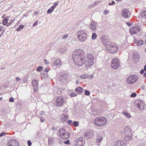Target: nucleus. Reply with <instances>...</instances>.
Listing matches in <instances>:
<instances>
[{"label":"nucleus","mask_w":146,"mask_h":146,"mask_svg":"<svg viewBox=\"0 0 146 146\" xmlns=\"http://www.w3.org/2000/svg\"><path fill=\"white\" fill-rule=\"evenodd\" d=\"M85 52L81 49H77L72 53V58L76 64L82 66L84 63Z\"/></svg>","instance_id":"nucleus-1"},{"label":"nucleus","mask_w":146,"mask_h":146,"mask_svg":"<svg viewBox=\"0 0 146 146\" xmlns=\"http://www.w3.org/2000/svg\"><path fill=\"white\" fill-rule=\"evenodd\" d=\"M103 43L106 47V49L111 53H115L118 49V46L113 43H111L107 39L103 40Z\"/></svg>","instance_id":"nucleus-2"},{"label":"nucleus","mask_w":146,"mask_h":146,"mask_svg":"<svg viewBox=\"0 0 146 146\" xmlns=\"http://www.w3.org/2000/svg\"><path fill=\"white\" fill-rule=\"evenodd\" d=\"M86 56L87 59L86 60L85 59L84 64L85 67L86 68H88L94 64V57L93 54L90 53H88Z\"/></svg>","instance_id":"nucleus-3"},{"label":"nucleus","mask_w":146,"mask_h":146,"mask_svg":"<svg viewBox=\"0 0 146 146\" xmlns=\"http://www.w3.org/2000/svg\"><path fill=\"white\" fill-rule=\"evenodd\" d=\"M107 123L106 119L104 117H100L96 118L94 120V124L98 126H102L105 125Z\"/></svg>","instance_id":"nucleus-4"},{"label":"nucleus","mask_w":146,"mask_h":146,"mask_svg":"<svg viewBox=\"0 0 146 146\" xmlns=\"http://www.w3.org/2000/svg\"><path fill=\"white\" fill-rule=\"evenodd\" d=\"M77 36L78 39L82 42L85 41L87 37V34L83 31H79L77 33Z\"/></svg>","instance_id":"nucleus-5"},{"label":"nucleus","mask_w":146,"mask_h":146,"mask_svg":"<svg viewBox=\"0 0 146 146\" xmlns=\"http://www.w3.org/2000/svg\"><path fill=\"white\" fill-rule=\"evenodd\" d=\"M138 78V76L137 75H131L127 78L126 82L129 84H133L137 81Z\"/></svg>","instance_id":"nucleus-6"},{"label":"nucleus","mask_w":146,"mask_h":146,"mask_svg":"<svg viewBox=\"0 0 146 146\" xmlns=\"http://www.w3.org/2000/svg\"><path fill=\"white\" fill-rule=\"evenodd\" d=\"M120 64V62L118 59L113 58L112 60L111 67L113 68L116 69L119 67Z\"/></svg>","instance_id":"nucleus-7"},{"label":"nucleus","mask_w":146,"mask_h":146,"mask_svg":"<svg viewBox=\"0 0 146 146\" xmlns=\"http://www.w3.org/2000/svg\"><path fill=\"white\" fill-rule=\"evenodd\" d=\"M60 136L63 139H67L70 136V134L67 133L63 128L61 129L60 131Z\"/></svg>","instance_id":"nucleus-8"},{"label":"nucleus","mask_w":146,"mask_h":146,"mask_svg":"<svg viewBox=\"0 0 146 146\" xmlns=\"http://www.w3.org/2000/svg\"><path fill=\"white\" fill-rule=\"evenodd\" d=\"M141 29V28L139 26H135L131 27L130 28L129 31L131 34H134L139 32Z\"/></svg>","instance_id":"nucleus-9"},{"label":"nucleus","mask_w":146,"mask_h":146,"mask_svg":"<svg viewBox=\"0 0 146 146\" xmlns=\"http://www.w3.org/2000/svg\"><path fill=\"white\" fill-rule=\"evenodd\" d=\"M64 98L61 96H59L57 98L56 100V105L60 107L62 106L64 102Z\"/></svg>","instance_id":"nucleus-10"},{"label":"nucleus","mask_w":146,"mask_h":146,"mask_svg":"<svg viewBox=\"0 0 146 146\" xmlns=\"http://www.w3.org/2000/svg\"><path fill=\"white\" fill-rule=\"evenodd\" d=\"M134 104L137 107L141 110H143L145 108V105L141 101H136L135 102Z\"/></svg>","instance_id":"nucleus-11"},{"label":"nucleus","mask_w":146,"mask_h":146,"mask_svg":"<svg viewBox=\"0 0 146 146\" xmlns=\"http://www.w3.org/2000/svg\"><path fill=\"white\" fill-rule=\"evenodd\" d=\"M38 81L36 80H33L32 82V84L33 86V89L34 90V92H36L38 89Z\"/></svg>","instance_id":"nucleus-12"},{"label":"nucleus","mask_w":146,"mask_h":146,"mask_svg":"<svg viewBox=\"0 0 146 146\" xmlns=\"http://www.w3.org/2000/svg\"><path fill=\"white\" fill-rule=\"evenodd\" d=\"M124 132L125 137L128 138L129 137H130L131 133L130 130V127L129 126H127L125 129Z\"/></svg>","instance_id":"nucleus-13"},{"label":"nucleus","mask_w":146,"mask_h":146,"mask_svg":"<svg viewBox=\"0 0 146 146\" xmlns=\"http://www.w3.org/2000/svg\"><path fill=\"white\" fill-rule=\"evenodd\" d=\"M8 146H20L19 143L14 139L11 140L8 144Z\"/></svg>","instance_id":"nucleus-14"},{"label":"nucleus","mask_w":146,"mask_h":146,"mask_svg":"<svg viewBox=\"0 0 146 146\" xmlns=\"http://www.w3.org/2000/svg\"><path fill=\"white\" fill-rule=\"evenodd\" d=\"M129 11L128 9H123L121 11V15L125 18H128L129 16Z\"/></svg>","instance_id":"nucleus-15"},{"label":"nucleus","mask_w":146,"mask_h":146,"mask_svg":"<svg viewBox=\"0 0 146 146\" xmlns=\"http://www.w3.org/2000/svg\"><path fill=\"white\" fill-rule=\"evenodd\" d=\"M77 146H82L84 144L85 141L82 138L77 139L76 141Z\"/></svg>","instance_id":"nucleus-16"},{"label":"nucleus","mask_w":146,"mask_h":146,"mask_svg":"<svg viewBox=\"0 0 146 146\" xmlns=\"http://www.w3.org/2000/svg\"><path fill=\"white\" fill-rule=\"evenodd\" d=\"M68 118V115L62 114L60 117V120L62 122H64Z\"/></svg>","instance_id":"nucleus-17"},{"label":"nucleus","mask_w":146,"mask_h":146,"mask_svg":"<svg viewBox=\"0 0 146 146\" xmlns=\"http://www.w3.org/2000/svg\"><path fill=\"white\" fill-rule=\"evenodd\" d=\"M133 42L138 46H141L143 44V41L139 39H134Z\"/></svg>","instance_id":"nucleus-18"},{"label":"nucleus","mask_w":146,"mask_h":146,"mask_svg":"<svg viewBox=\"0 0 146 146\" xmlns=\"http://www.w3.org/2000/svg\"><path fill=\"white\" fill-rule=\"evenodd\" d=\"M123 142L121 141H118L114 143L115 146H123Z\"/></svg>","instance_id":"nucleus-19"},{"label":"nucleus","mask_w":146,"mask_h":146,"mask_svg":"<svg viewBox=\"0 0 146 146\" xmlns=\"http://www.w3.org/2000/svg\"><path fill=\"white\" fill-rule=\"evenodd\" d=\"M61 63L62 61L60 60L57 59L54 61V64L56 66H60L61 65Z\"/></svg>","instance_id":"nucleus-20"},{"label":"nucleus","mask_w":146,"mask_h":146,"mask_svg":"<svg viewBox=\"0 0 146 146\" xmlns=\"http://www.w3.org/2000/svg\"><path fill=\"white\" fill-rule=\"evenodd\" d=\"M103 139V137L99 135H98L96 140V142L99 143L101 142Z\"/></svg>","instance_id":"nucleus-21"},{"label":"nucleus","mask_w":146,"mask_h":146,"mask_svg":"<svg viewBox=\"0 0 146 146\" xmlns=\"http://www.w3.org/2000/svg\"><path fill=\"white\" fill-rule=\"evenodd\" d=\"M83 91V88L81 87H78L76 89V92L78 93H82Z\"/></svg>","instance_id":"nucleus-22"},{"label":"nucleus","mask_w":146,"mask_h":146,"mask_svg":"<svg viewBox=\"0 0 146 146\" xmlns=\"http://www.w3.org/2000/svg\"><path fill=\"white\" fill-rule=\"evenodd\" d=\"M139 56L137 53H133L132 56V58L133 59H138L139 58Z\"/></svg>","instance_id":"nucleus-23"},{"label":"nucleus","mask_w":146,"mask_h":146,"mask_svg":"<svg viewBox=\"0 0 146 146\" xmlns=\"http://www.w3.org/2000/svg\"><path fill=\"white\" fill-rule=\"evenodd\" d=\"M90 28L92 30L95 31L96 29V26L94 23H92L90 24Z\"/></svg>","instance_id":"nucleus-24"},{"label":"nucleus","mask_w":146,"mask_h":146,"mask_svg":"<svg viewBox=\"0 0 146 146\" xmlns=\"http://www.w3.org/2000/svg\"><path fill=\"white\" fill-rule=\"evenodd\" d=\"M141 16L142 17L146 19V11H143L141 14Z\"/></svg>","instance_id":"nucleus-25"},{"label":"nucleus","mask_w":146,"mask_h":146,"mask_svg":"<svg viewBox=\"0 0 146 146\" xmlns=\"http://www.w3.org/2000/svg\"><path fill=\"white\" fill-rule=\"evenodd\" d=\"M8 20L6 18L4 19L2 21V24L4 25H6L7 23Z\"/></svg>","instance_id":"nucleus-26"},{"label":"nucleus","mask_w":146,"mask_h":146,"mask_svg":"<svg viewBox=\"0 0 146 146\" xmlns=\"http://www.w3.org/2000/svg\"><path fill=\"white\" fill-rule=\"evenodd\" d=\"M88 76L89 75L88 74H84L80 76V78L81 79H86L88 78Z\"/></svg>","instance_id":"nucleus-27"},{"label":"nucleus","mask_w":146,"mask_h":146,"mask_svg":"<svg viewBox=\"0 0 146 146\" xmlns=\"http://www.w3.org/2000/svg\"><path fill=\"white\" fill-rule=\"evenodd\" d=\"M24 27V26L23 25H21L19 26V27L17 29V31H19L21 30Z\"/></svg>","instance_id":"nucleus-28"},{"label":"nucleus","mask_w":146,"mask_h":146,"mask_svg":"<svg viewBox=\"0 0 146 146\" xmlns=\"http://www.w3.org/2000/svg\"><path fill=\"white\" fill-rule=\"evenodd\" d=\"M63 89L61 88H59L57 91L58 94L60 95L61 94L62 92L63 91Z\"/></svg>","instance_id":"nucleus-29"},{"label":"nucleus","mask_w":146,"mask_h":146,"mask_svg":"<svg viewBox=\"0 0 146 146\" xmlns=\"http://www.w3.org/2000/svg\"><path fill=\"white\" fill-rule=\"evenodd\" d=\"M54 10V9L52 7H51L49 9L47 10V13H50L52 12Z\"/></svg>","instance_id":"nucleus-30"},{"label":"nucleus","mask_w":146,"mask_h":146,"mask_svg":"<svg viewBox=\"0 0 146 146\" xmlns=\"http://www.w3.org/2000/svg\"><path fill=\"white\" fill-rule=\"evenodd\" d=\"M97 37V35L95 33H92V38L93 40H95L96 39Z\"/></svg>","instance_id":"nucleus-31"},{"label":"nucleus","mask_w":146,"mask_h":146,"mask_svg":"<svg viewBox=\"0 0 146 146\" xmlns=\"http://www.w3.org/2000/svg\"><path fill=\"white\" fill-rule=\"evenodd\" d=\"M123 113L125 116L129 118H130L131 117L130 114L127 112H123Z\"/></svg>","instance_id":"nucleus-32"},{"label":"nucleus","mask_w":146,"mask_h":146,"mask_svg":"<svg viewBox=\"0 0 146 146\" xmlns=\"http://www.w3.org/2000/svg\"><path fill=\"white\" fill-rule=\"evenodd\" d=\"M72 125L74 127L77 126L78 125L79 123L78 121H74V122H73L72 123Z\"/></svg>","instance_id":"nucleus-33"},{"label":"nucleus","mask_w":146,"mask_h":146,"mask_svg":"<svg viewBox=\"0 0 146 146\" xmlns=\"http://www.w3.org/2000/svg\"><path fill=\"white\" fill-rule=\"evenodd\" d=\"M58 2L56 1L54 3V5L52 6L54 9L56 7V6L58 5Z\"/></svg>","instance_id":"nucleus-34"},{"label":"nucleus","mask_w":146,"mask_h":146,"mask_svg":"<svg viewBox=\"0 0 146 146\" xmlns=\"http://www.w3.org/2000/svg\"><path fill=\"white\" fill-rule=\"evenodd\" d=\"M43 69V67L41 66H39L36 68V70L40 72Z\"/></svg>","instance_id":"nucleus-35"},{"label":"nucleus","mask_w":146,"mask_h":146,"mask_svg":"<svg viewBox=\"0 0 146 146\" xmlns=\"http://www.w3.org/2000/svg\"><path fill=\"white\" fill-rule=\"evenodd\" d=\"M84 94L85 95L87 96H88L90 94V92L88 91L87 90H85L84 91Z\"/></svg>","instance_id":"nucleus-36"},{"label":"nucleus","mask_w":146,"mask_h":146,"mask_svg":"<svg viewBox=\"0 0 146 146\" xmlns=\"http://www.w3.org/2000/svg\"><path fill=\"white\" fill-rule=\"evenodd\" d=\"M70 97H73L74 96H77V95L75 93H71L70 94Z\"/></svg>","instance_id":"nucleus-37"},{"label":"nucleus","mask_w":146,"mask_h":146,"mask_svg":"<svg viewBox=\"0 0 146 146\" xmlns=\"http://www.w3.org/2000/svg\"><path fill=\"white\" fill-rule=\"evenodd\" d=\"M40 121L41 122H43L45 121V119L42 117H40Z\"/></svg>","instance_id":"nucleus-38"},{"label":"nucleus","mask_w":146,"mask_h":146,"mask_svg":"<svg viewBox=\"0 0 146 146\" xmlns=\"http://www.w3.org/2000/svg\"><path fill=\"white\" fill-rule=\"evenodd\" d=\"M64 143L66 144H70V141L69 140H67L64 141Z\"/></svg>","instance_id":"nucleus-39"},{"label":"nucleus","mask_w":146,"mask_h":146,"mask_svg":"<svg viewBox=\"0 0 146 146\" xmlns=\"http://www.w3.org/2000/svg\"><path fill=\"white\" fill-rule=\"evenodd\" d=\"M109 11L108 10H105L104 11V14L105 15L109 13Z\"/></svg>","instance_id":"nucleus-40"},{"label":"nucleus","mask_w":146,"mask_h":146,"mask_svg":"<svg viewBox=\"0 0 146 146\" xmlns=\"http://www.w3.org/2000/svg\"><path fill=\"white\" fill-rule=\"evenodd\" d=\"M136 94L135 93H132L131 95V97H136Z\"/></svg>","instance_id":"nucleus-41"},{"label":"nucleus","mask_w":146,"mask_h":146,"mask_svg":"<svg viewBox=\"0 0 146 146\" xmlns=\"http://www.w3.org/2000/svg\"><path fill=\"white\" fill-rule=\"evenodd\" d=\"M14 99L13 97H11L9 100V101L10 102H14Z\"/></svg>","instance_id":"nucleus-42"},{"label":"nucleus","mask_w":146,"mask_h":146,"mask_svg":"<svg viewBox=\"0 0 146 146\" xmlns=\"http://www.w3.org/2000/svg\"><path fill=\"white\" fill-rule=\"evenodd\" d=\"M28 144L29 146H31L32 145V143L31 141L29 140L27 141Z\"/></svg>","instance_id":"nucleus-43"},{"label":"nucleus","mask_w":146,"mask_h":146,"mask_svg":"<svg viewBox=\"0 0 146 146\" xmlns=\"http://www.w3.org/2000/svg\"><path fill=\"white\" fill-rule=\"evenodd\" d=\"M4 29V27L2 26H0V32L2 31Z\"/></svg>","instance_id":"nucleus-44"},{"label":"nucleus","mask_w":146,"mask_h":146,"mask_svg":"<svg viewBox=\"0 0 146 146\" xmlns=\"http://www.w3.org/2000/svg\"><path fill=\"white\" fill-rule=\"evenodd\" d=\"M115 2L114 1H112L111 3H108L109 5H112L113 4H114Z\"/></svg>","instance_id":"nucleus-45"},{"label":"nucleus","mask_w":146,"mask_h":146,"mask_svg":"<svg viewBox=\"0 0 146 146\" xmlns=\"http://www.w3.org/2000/svg\"><path fill=\"white\" fill-rule=\"evenodd\" d=\"M5 134H6V133H5V132H3V133H1L0 134V136H3Z\"/></svg>","instance_id":"nucleus-46"},{"label":"nucleus","mask_w":146,"mask_h":146,"mask_svg":"<svg viewBox=\"0 0 146 146\" xmlns=\"http://www.w3.org/2000/svg\"><path fill=\"white\" fill-rule=\"evenodd\" d=\"M49 70L47 68H45L44 69V72H48Z\"/></svg>","instance_id":"nucleus-47"},{"label":"nucleus","mask_w":146,"mask_h":146,"mask_svg":"<svg viewBox=\"0 0 146 146\" xmlns=\"http://www.w3.org/2000/svg\"><path fill=\"white\" fill-rule=\"evenodd\" d=\"M68 36V35L67 34H66V35H65L63 36L62 38L65 39V38H66Z\"/></svg>","instance_id":"nucleus-48"},{"label":"nucleus","mask_w":146,"mask_h":146,"mask_svg":"<svg viewBox=\"0 0 146 146\" xmlns=\"http://www.w3.org/2000/svg\"><path fill=\"white\" fill-rule=\"evenodd\" d=\"M38 23V21H36L35 23L33 24V26H35Z\"/></svg>","instance_id":"nucleus-49"},{"label":"nucleus","mask_w":146,"mask_h":146,"mask_svg":"<svg viewBox=\"0 0 146 146\" xmlns=\"http://www.w3.org/2000/svg\"><path fill=\"white\" fill-rule=\"evenodd\" d=\"M72 123V121L71 120H69L68 121V123L69 124H71Z\"/></svg>","instance_id":"nucleus-50"},{"label":"nucleus","mask_w":146,"mask_h":146,"mask_svg":"<svg viewBox=\"0 0 146 146\" xmlns=\"http://www.w3.org/2000/svg\"><path fill=\"white\" fill-rule=\"evenodd\" d=\"M44 62H45V63L46 64H48V62L47 61V60H44Z\"/></svg>","instance_id":"nucleus-51"},{"label":"nucleus","mask_w":146,"mask_h":146,"mask_svg":"<svg viewBox=\"0 0 146 146\" xmlns=\"http://www.w3.org/2000/svg\"><path fill=\"white\" fill-rule=\"evenodd\" d=\"M16 80L17 81H18L20 80V79L19 78L17 77L16 78Z\"/></svg>","instance_id":"nucleus-52"},{"label":"nucleus","mask_w":146,"mask_h":146,"mask_svg":"<svg viewBox=\"0 0 146 146\" xmlns=\"http://www.w3.org/2000/svg\"><path fill=\"white\" fill-rule=\"evenodd\" d=\"M144 71L143 70H142L140 71V73L142 74H143L144 73Z\"/></svg>","instance_id":"nucleus-53"},{"label":"nucleus","mask_w":146,"mask_h":146,"mask_svg":"<svg viewBox=\"0 0 146 146\" xmlns=\"http://www.w3.org/2000/svg\"><path fill=\"white\" fill-rule=\"evenodd\" d=\"M12 24V23L11 22V23H9L7 25V27H8L10 25H11Z\"/></svg>","instance_id":"nucleus-54"},{"label":"nucleus","mask_w":146,"mask_h":146,"mask_svg":"<svg viewBox=\"0 0 146 146\" xmlns=\"http://www.w3.org/2000/svg\"><path fill=\"white\" fill-rule=\"evenodd\" d=\"M5 31V30H4L1 33V34L0 35V37L2 35H3V32H4Z\"/></svg>","instance_id":"nucleus-55"},{"label":"nucleus","mask_w":146,"mask_h":146,"mask_svg":"<svg viewBox=\"0 0 146 146\" xmlns=\"http://www.w3.org/2000/svg\"><path fill=\"white\" fill-rule=\"evenodd\" d=\"M144 69L145 71H146V65L144 67Z\"/></svg>","instance_id":"nucleus-56"},{"label":"nucleus","mask_w":146,"mask_h":146,"mask_svg":"<svg viewBox=\"0 0 146 146\" xmlns=\"http://www.w3.org/2000/svg\"><path fill=\"white\" fill-rule=\"evenodd\" d=\"M52 129L53 130H56V129L54 127H53Z\"/></svg>","instance_id":"nucleus-57"},{"label":"nucleus","mask_w":146,"mask_h":146,"mask_svg":"<svg viewBox=\"0 0 146 146\" xmlns=\"http://www.w3.org/2000/svg\"><path fill=\"white\" fill-rule=\"evenodd\" d=\"M144 76L145 77V78H146V72H145L144 74Z\"/></svg>","instance_id":"nucleus-58"},{"label":"nucleus","mask_w":146,"mask_h":146,"mask_svg":"<svg viewBox=\"0 0 146 146\" xmlns=\"http://www.w3.org/2000/svg\"><path fill=\"white\" fill-rule=\"evenodd\" d=\"M43 112L42 111H41L40 112V115H42L43 114Z\"/></svg>","instance_id":"nucleus-59"},{"label":"nucleus","mask_w":146,"mask_h":146,"mask_svg":"<svg viewBox=\"0 0 146 146\" xmlns=\"http://www.w3.org/2000/svg\"><path fill=\"white\" fill-rule=\"evenodd\" d=\"M90 76H91V77L92 78L93 77V75H91Z\"/></svg>","instance_id":"nucleus-60"},{"label":"nucleus","mask_w":146,"mask_h":146,"mask_svg":"<svg viewBox=\"0 0 146 146\" xmlns=\"http://www.w3.org/2000/svg\"><path fill=\"white\" fill-rule=\"evenodd\" d=\"M2 97L0 98V100H2Z\"/></svg>","instance_id":"nucleus-61"},{"label":"nucleus","mask_w":146,"mask_h":146,"mask_svg":"<svg viewBox=\"0 0 146 146\" xmlns=\"http://www.w3.org/2000/svg\"><path fill=\"white\" fill-rule=\"evenodd\" d=\"M145 44L146 45V40L145 41Z\"/></svg>","instance_id":"nucleus-62"},{"label":"nucleus","mask_w":146,"mask_h":146,"mask_svg":"<svg viewBox=\"0 0 146 146\" xmlns=\"http://www.w3.org/2000/svg\"><path fill=\"white\" fill-rule=\"evenodd\" d=\"M94 3H95V4H96L97 3V2H94Z\"/></svg>","instance_id":"nucleus-63"},{"label":"nucleus","mask_w":146,"mask_h":146,"mask_svg":"<svg viewBox=\"0 0 146 146\" xmlns=\"http://www.w3.org/2000/svg\"><path fill=\"white\" fill-rule=\"evenodd\" d=\"M2 18H4V17H3V16H2Z\"/></svg>","instance_id":"nucleus-64"}]
</instances>
